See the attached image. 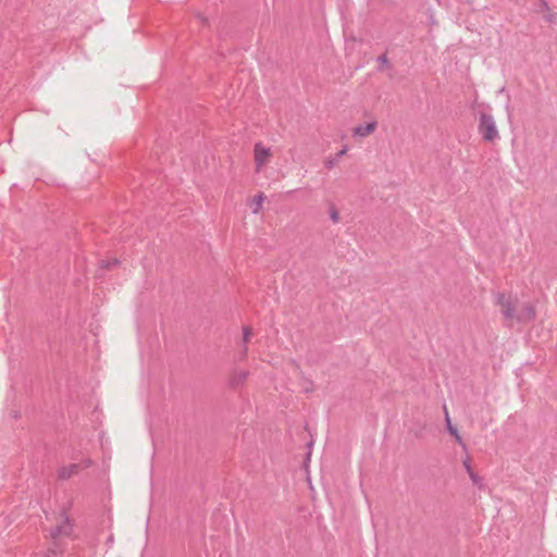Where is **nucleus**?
<instances>
[{
  "mask_svg": "<svg viewBox=\"0 0 557 557\" xmlns=\"http://www.w3.org/2000/svg\"><path fill=\"white\" fill-rule=\"evenodd\" d=\"M414 435H416V437L421 438L422 437V432L421 431L420 432H416Z\"/></svg>",
  "mask_w": 557,
  "mask_h": 557,
  "instance_id": "nucleus-24",
  "label": "nucleus"
},
{
  "mask_svg": "<svg viewBox=\"0 0 557 557\" xmlns=\"http://www.w3.org/2000/svg\"><path fill=\"white\" fill-rule=\"evenodd\" d=\"M119 263H120V261L117 259L102 260L100 267L103 270H111L114 267H116Z\"/></svg>",
  "mask_w": 557,
  "mask_h": 557,
  "instance_id": "nucleus-12",
  "label": "nucleus"
},
{
  "mask_svg": "<svg viewBox=\"0 0 557 557\" xmlns=\"http://www.w3.org/2000/svg\"><path fill=\"white\" fill-rule=\"evenodd\" d=\"M536 318L535 306L531 302H525L521 306L520 310L516 312L515 320L518 323H530Z\"/></svg>",
  "mask_w": 557,
  "mask_h": 557,
  "instance_id": "nucleus-3",
  "label": "nucleus"
},
{
  "mask_svg": "<svg viewBox=\"0 0 557 557\" xmlns=\"http://www.w3.org/2000/svg\"><path fill=\"white\" fill-rule=\"evenodd\" d=\"M252 334V330L250 326L246 325L243 327V346H247L249 338Z\"/></svg>",
  "mask_w": 557,
  "mask_h": 557,
  "instance_id": "nucleus-13",
  "label": "nucleus"
},
{
  "mask_svg": "<svg viewBox=\"0 0 557 557\" xmlns=\"http://www.w3.org/2000/svg\"><path fill=\"white\" fill-rule=\"evenodd\" d=\"M253 152L257 170L259 171L268 162V158L271 156V152L270 149L261 143H257L255 145Z\"/></svg>",
  "mask_w": 557,
  "mask_h": 557,
  "instance_id": "nucleus-6",
  "label": "nucleus"
},
{
  "mask_svg": "<svg viewBox=\"0 0 557 557\" xmlns=\"http://www.w3.org/2000/svg\"><path fill=\"white\" fill-rule=\"evenodd\" d=\"M469 476L474 485L482 487V479L474 471H471Z\"/></svg>",
  "mask_w": 557,
  "mask_h": 557,
  "instance_id": "nucleus-14",
  "label": "nucleus"
},
{
  "mask_svg": "<svg viewBox=\"0 0 557 557\" xmlns=\"http://www.w3.org/2000/svg\"><path fill=\"white\" fill-rule=\"evenodd\" d=\"M540 4V10L542 12H550V8L546 0H537Z\"/></svg>",
  "mask_w": 557,
  "mask_h": 557,
  "instance_id": "nucleus-18",
  "label": "nucleus"
},
{
  "mask_svg": "<svg viewBox=\"0 0 557 557\" xmlns=\"http://www.w3.org/2000/svg\"><path fill=\"white\" fill-rule=\"evenodd\" d=\"M64 519L62 523L58 524L50 531V535L52 539H58L60 536H69L73 531V524L71 523L70 518L64 513Z\"/></svg>",
  "mask_w": 557,
  "mask_h": 557,
  "instance_id": "nucleus-5",
  "label": "nucleus"
},
{
  "mask_svg": "<svg viewBox=\"0 0 557 557\" xmlns=\"http://www.w3.org/2000/svg\"><path fill=\"white\" fill-rule=\"evenodd\" d=\"M377 61L380 62V67H379V71H383L385 69H391L392 65H391V62L389 60L387 59V54L386 53H383L381 54L379 58H377Z\"/></svg>",
  "mask_w": 557,
  "mask_h": 557,
  "instance_id": "nucleus-11",
  "label": "nucleus"
},
{
  "mask_svg": "<svg viewBox=\"0 0 557 557\" xmlns=\"http://www.w3.org/2000/svg\"><path fill=\"white\" fill-rule=\"evenodd\" d=\"M444 409H445V420H446L447 431L449 432L450 435H453L455 437V440L463 448V450H467V445L463 442L462 437L460 436L457 428L451 424V422H450V418H449V414H448V411H447L446 407H444Z\"/></svg>",
  "mask_w": 557,
  "mask_h": 557,
  "instance_id": "nucleus-8",
  "label": "nucleus"
},
{
  "mask_svg": "<svg viewBox=\"0 0 557 557\" xmlns=\"http://www.w3.org/2000/svg\"><path fill=\"white\" fill-rule=\"evenodd\" d=\"M545 13L546 14H545L544 18H545L546 22H548V23H555L556 22V17H557L556 13H554L552 11L550 12H545Z\"/></svg>",
  "mask_w": 557,
  "mask_h": 557,
  "instance_id": "nucleus-17",
  "label": "nucleus"
},
{
  "mask_svg": "<svg viewBox=\"0 0 557 557\" xmlns=\"http://www.w3.org/2000/svg\"><path fill=\"white\" fill-rule=\"evenodd\" d=\"M516 302L510 294L498 292L495 295V304L500 307L502 315L507 321H512L516 318Z\"/></svg>",
  "mask_w": 557,
  "mask_h": 557,
  "instance_id": "nucleus-2",
  "label": "nucleus"
},
{
  "mask_svg": "<svg viewBox=\"0 0 557 557\" xmlns=\"http://www.w3.org/2000/svg\"><path fill=\"white\" fill-rule=\"evenodd\" d=\"M478 131L481 134L483 140L493 143L499 138V134L494 121V117L488 113H481Z\"/></svg>",
  "mask_w": 557,
  "mask_h": 557,
  "instance_id": "nucleus-1",
  "label": "nucleus"
},
{
  "mask_svg": "<svg viewBox=\"0 0 557 557\" xmlns=\"http://www.w3.org/2000/svg\"><path fill=\"white\" fill-rule=\"evenodd\" d=\"M376 126H377V122L376 121H372V122H369L364 125H359L357 127L354 128V134L355 135H358L360 137H367L369 136L370 134H372L375 129H376Z\"/></svg>",
  "mask_w": 557,
  "mask_h": 557,
  "instance_id": "nucleus-9",
  "label": "nucleus"
},
{
  "mask_svg": "<svg viewBox=\"0 0 557 557\" xmlns=\"http://www.w3.org/2000/svg\"><path fill=\"white\" fill-rule=\"evenodd\" d=\"M247 351H248L247 346H244V347H243V351L240 352V356H239V359H240V360H245V359H246V357H247Z\"/></svg>",
  "mask_w": 557,
  "mask_h": 557,
  "instance_id": "nucleus-21",
  "label": "nucleus"
},
{
  "mask_svg": "<svg viewBox=\"0 0 557 557\" xmlns=\"http://www.w3.org/2000/svg\"><path fill=\"white\" fill-rule=\"evenodd\" d=\"M336 161V158L325 161V168L332 169L335 165Z\"/></svg>",
  "mask_w": 557,
  "mask_h": 557,
  "instance_id": "nucleus-20",
  "label": "nucleus"
},
{
  "mask_svg": "<svg viewBox=\"0 0 557 557\" xmlns=\"http://www.w3.org/2000/svg\"><path fill=\"white\" fill-rule=\"evenodd\" d=\"M82 471V465L70 463L67 466L59 467L57 470L58 479L61 481H65L76 475Z\"/></svg>",
  "mask_w": 557,
  "mask_h": 557,
  "instance_id": "nucleus-7",
  "label": "nucleus"
},
{
  "mask_svg": "<svg viewBox=\"0 0 557 557\" xmlns=\"http://www.w3.org/2000/svg\"><path fill=\"white\" fill-rule=\"evenodd\" d=\"M311 446H312V442L308 443L309 449L311 448Z\"/></svg>",
  "mask_w": 557,
  "mask_h": 557,
  "instance_id": "nucleus-26",
  "label": "nucleus"
},
{
  "mask_svg": "<svg viewBox=\"0 0 557 557\" xmlns=\"http://www.w3.org/2000/svg\"><path fill=\"white\" fill-rule=\"evenodd\" d=\"M264 198L265 197H264L263 193H259L253 197V202H255L256 207L253 208L252 213L256 214L260 211Z\"/></svg>",
  "mask_w": 557,
  "mask_h": 557,
  "instance_id": "nucleus-10",
  "label": "nucleus"
},
{
  "mask_svg": "<svg viewBox=\"0 0 557 557\" xmlns=\"http://www.w3.org/2000/svg\"><path fill=\"white\" fill-rule=\"evenodd\" d=\"M463 467L466 469V471L468 472V474L471 473V471H474L471 467V462H470V458L467 457L465 460H463Z\"/></svg>",
  "mask_w": 557,
  "mask_h": 557,
  "instance_id": "nucleus-19",
  "label": "nucleus"
},
{
  "mask_svg": "<svg viewBox=\"0 0 557 557\" xmlns=\"http://www.w3.org/2000/svg\"><path fill=\"white\" fill-rule=\"evenodd\" d=\"M248 376V370H234L228 376L227 385L232 389H237L238 387L245 384Z\"/></svg>",
  "mask_w": 557,
  "mask_h": 557,
  "instance_id": "nucleus-4",
  "label": "nucleus"
},
{
  "mask_svg": "<svg viewBox=\"0 0 557 557\" xmlns=\"http://www.w3.org/2000/svg\"><path fill=\"white\" fill-rule=\"evenodd\" d=\"M20 416H21V414H20V412H18V411H14V412H12V417H13L14 419H18V418H20Z\"/></svg>",
  "mask_w": 557,
  "mask_h": 557,
  "instance_id": "nucleus-23",
  "label": "nucleus"
},
{
  "mask_svg": "<svg viewBox=\"0 0 557 557\" xmlns=\"http://www.w3.org/2000/svg\"><path fill=\"white\" fill-rule=\"evenodd\" d=\"M310 456H311V451L309 450L308 454H307V459L308 460L310 459Z\"/></svg>",
  "mask_w": 557,
  "mask_h": 557,
  "instance_id": "nucleus-25",
  "label": "nucleus"
},
{
  "mask_svg": "<svg viewBox=\"0 0 557 557\" xmlns=\"http://www.w3.org/2000/svg\"><path fill=\"white\" fill-rule=\"evenodd\" d=\"M77 465H82V470H84L90 468L94 465V461L90 458H86L81 462H77Z\"/></svg>",
  "mask_w": 557,
  "mask_h": 557,
  "instance_id": "nucleus-16",
  "label": "nucleus"
},
{
  "mask_svg": "<svg viewBox=\"0 0 557 557\" xmlns=\"http://www.w3.org/2000/svg\"><path fill=\"white\" fill-rule=\"evenodd\" d=\"M347 151V148L344 147L342 150H339L337 153H336V159L338 160L339 158H342Z\"/></svg>",
  "mask_w": 557,
  "mask_h": 557,
  "instance_id": "nucleus-22",
  "label": "nucleus"
},
{
  "mask_svg": "<svg viewBox=\"0 0 557 557\" xmlns=\"http://www.w3.org/2000/svg\"><path fill=\"white\" fill-rule=\"evenodd\" d=\"M330 218L334 223H337L339 221L338 210L334 206L331 207Z\"/></svg>",
  "mask_w": 557,
  "mask_h": 557,
  "instance_id": "nucleus-15",
  "label": "nucleus"
}]
</instances>
